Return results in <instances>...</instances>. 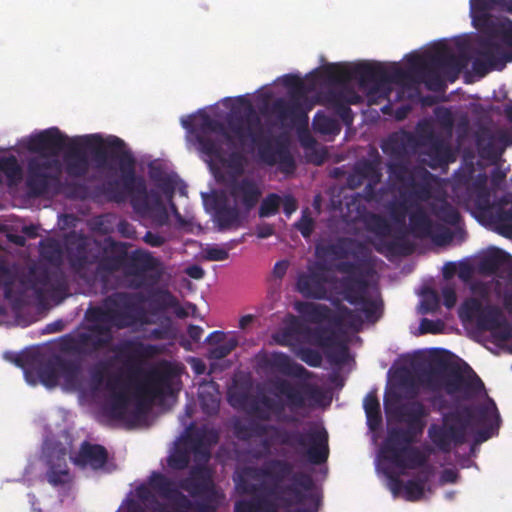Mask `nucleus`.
Returning <instances> with one entry per match:
<instances>
[{
    "label": "nucleus",
    "instance_id": "55",
    "mask_svg": "<svg viewBox=\"0 0 512 512\" xmlns=\"http://www.w3.org/2000/svg\"><path fill=\"white\" fill-rule=\"evenodd\" d=\"M483 307L479 299L474 297L467 298L459 307V317L462 321H476Z\"/></svg>",
    "mask_w": 512,
    "mask_h": 512
},
{
    "label": "nucleus",
    "instance_id": "17",
    "mask_svg": "<svg viewBox=\"0 0 512 512\" xmlns=\"http://www.w3.org/2000/svg\"><path fill=\"white\" fill-rule=\"evenodd\" d=\"M428 437L443 453H449L453 447L463 445L467 441V429L457 409L443 414L441 424H431Z\"/></svg>",
    "mask_w": 512,
    "mask_h": 512
},
{
    "label": "nucleus",
    "instance_id": "58",
    "mask_svg": "<svg viewBox=\"0 0 512 512\" xmlns=\"http://www.w3.org/2000/svg\"><path fill=\"white\" fill-rule=\"evenodd\" d=\"M168 466L173 470H184L190 463V450L176 448L167 459Z\"/></svg>",
    "mask_w": 512,
    "mask_h": 512
},
{
    "label": "nucleus",
    "instance_id": "19",
    "mask_svg": "<svg viewBox=\"0 0 512 512\" xmlns=\"http://www.w3.org/2000/svg\"><path fill=\"white\" fill-rule=\"evenodd\" d=\"M408 232L416 239H431L439 246L447 245L453 240L452 232L434 222L421 205L413 206L409 212Z\"/></svg>",
    "mask_w": 512,
    "mask_h": 512
},
{
    "label": "nucleus",
    "instance_id": "37",
    "mask_svg": "<svg viewBox=\"0 0 512 512\" xmlns=\"http://www.w3.org/2000/svg\"><path fill=\"white\" fill-rule=\"evenodd\" d=\"M297 312L309 323L319 324L324 321L333 323L334 313L325 304L314 302H297Z\"/></svg>",
    "mask_w": 512,
    "mask_h": 512
},
{
    "label": "nucleus",
    "instance_id": "30",
    "mask_svg": "<svg viewBox=\"0 0 512 512\" xmlns=\"http://www.w3.org/2000/svg\"><path fill=\"white\" fill-rule=\"evenodd\" d=\"M325 283L326 278L323 273L310 271L298 276L296 288L305 298L324 300L328 299Z\"/></svg>",
    "mask_w": 512,
    "mask_h": 512
},
{
    "label": "nucleus",
    "instance_id": "7",
    "mask_svg": "<svg viewBox=\"0 0 512 512\" xmlns=\"http://www.w3.org/2000/svg\"><path fill=\"white\" fill-rule=\"evenodd\" d=\"M236 432L245 439L254 435L261 437L270 432L271 440L279 445L293 449H305L308 461L314 465L325 463L329 457L328 433L324 428L300 431L251 422L249 425L236 426Z\"/></svg>",
    "mask_w": 512,
    "mask_h": 512
},
{
    "label": "nucleus",
    "instance_id": "57",
    "mask_svg": "<svg viewBox=\"0 0 512 512\" xmlns=\"http://www.w3.org/2000/svg\"><path fill=\"white\" fill-rule=\"evenodd\" d=\"M240 240H233L228 248H224L220 245H208L203 250V257L208 261H224L229 258V250L232 249L235 245L239 244Z\"/></svg>",
    "mask_w": 512,
    "mask_h": 512
},
{
    "label": "nucleus",
    "instance_id": "14",
    "mask_svg": "<svg viewBox=\"0 0 512 512\" xmlns=\"http://www.w3.org/2000/svg\"><path fill=\"white\" fill-rule=\"evenodd\" d=\"M362 265L351 261H342L336 269L346 274L340 280L341 294L351 305L359 306L367 321L375 323L379 319L378 304L367 296L368 282L362 272Z\"/></svg>",
    "mask_w": 512,
    "mask_h": 512
},
{
    "label": "nucleus",
    "instance_id": "25",
    "mask_svg": "<svg viewBox=\"0 0 512 512\" xmlns=\"http://www.w3.org/2000/svg\"><path fill=\"white\" fill-rule=\"evenodd\" d=\"M178 487L192 497L214 494V484L210 471L204 466L191 468L189 475L178 482Z\"/></svg>",
    "mask_w": 512,
    "mask_h": 512
},
{
    "label": "nucleus",
    "instance_id": "11",
    "mask_svg": "<svg viewBox=\"0 0 512 512\" xmlns=\"http://www.w3.org/2000/svg\"><path fill=\"white\" fill-rule=\"evenodd\" d=\"M112 139L120 138L109 136L103 139L99 134H90L70 139L63 156L65 173L73 179L84 178L88 174L90 161L87 150L92 152L98 168H112L108 164V159L117 162V157L113 156L109 144Z\"/></svg>",
    "mask_w": 512,
    "mask_h": 512
},
{
    "label": "nucleus",
    "instance_id": "24",
    "mask_svg": "<svg viewBox=\"0 0 512 512\" xmlns=\"http://www.w3.org/2000/svg\"><path fill=\"white\" fill-rule=\"evenodd\" d=\"M149 485L160 497L175 501L177 508L174 511L165 512H189L192 507V501L178 490V484L176 485L164 474L153 472L149 478Z\"/></svg>",
    "mask_w": 512,
    "mask_h": 512
},
{
    "label": "nucleus",
    "instance_id": "26",
    "mask_svg": "<svg viewBox=\"0 0 512 512\" xmlns=\"http://www.w3.org/2000/svg\"><path fill=\"white\" fill-rule=\"evenodd\" d=\"M423 145L426 147L424 153L429 157L431 168L441 167L455 160L449 143L433 131L425 135Z\"/></svg>",
    "mask_w": 512,
    "mask_h": 512
},
{
    "label": "nucleus",
    "instance_id": "32",
    "mask_svg": "<svg viewBox=\"0 0 512 512\" xmlns=\"http://www.w3.org/2000/svg\"><path fill=\"white\" fill-rule=\"evenodd\" d=\"M120 385V375L110 376L105 384L106 389L111 393L106 412L109 417L116 420H122L125 417L129 401L127 392L119 389Z\"/></svg>",
    "mask_w": 512,
    "mask_h": 512
},
{
    "label": "nucleus",
    "instance_id": "53",
    "mask_svg": "<svg viewBox=\"0 0 512 512\" xmlns=\"http://www.w3.org/2000/svg\"><path fill=\"white\" fill-rule=\"evenodd\" d=\"M149 176L151 180H153L157 186L160 188V190L163 192V194L171 200L173 198L174 192H175V183L174 181L164 174V172L161 170V168L157 167H151L149 171Z\"/></svg>",
    "mask_w": 512,
    "mask_h": 512
},
{
    "label": "nucleus",
    "instance_id": "56",
    "mask_svg": "<svg viewBox=\"0 0 512 512\" xmlns=\"http://www.w3.org/2000/svg\"><path fill=\"white\" fill-rule=\"evenodd\" d=\"M282 198L276 193L268 194L261 202L258 214L261 218L274 216L278 213Z\"/></svg>",
    "mask_w": 512,
    "mask_h": 512
},
{
    "label": "nucleus",
    "instance_id": "64",
    "mask_svg": "<svg viewBox=\"0 0 512 512\" xmlns=\"http://www.w3.org/2000/svg\"><path fill=\"white\" fill-rule=\"evenodd\" d=\"M435 115L439 125L448 133H451L454 126V117L452 112L448 108L441 107L435 110Z\"/></svg>",
    "mask_w": 512,
    "mask_h": 512
},
{
    "label": "nucleus",
    "instance_id": "2",
    "mask_svg": "<svg viewBox=\"0 0 512 512\" xmlns=\"http://www.w3.org/2000/svg\"><path fill=\"white\" fill-rule=\"evenodd\" d=\"M239 102L244 104L245 110L238 114L232 112L226 118V125L202 112L197 117L190 116L181 121L182 126L193 134L198 144V150L211 159H220L223 153L222 142L211 134L224 137L228 142L236 140L242 147H254L260 160L269 166L278 165L279 170L285 174H292L296 163L286 143L273 140L265 131L262 120L252 104L243 97Z\"/></svg>",
    "mask_w": 512,
    "mask_h": 512
},
{
    "label": "nucleus",
    "instance_id": "39",
    "mask_svg": "<svg viewBox=\"0 0 512 512\" xmlns=\"http://www.w3.org/2000/svg\"><path fill=\"white\" fill-rule=\"evenodd\" d=\"M139 293L144 299L140 304L141 307L144 309L143 303L147 302L151 310L155 313L166 311L177 304L176 297L167 289H153L148 293L147 297H145L141 292Z\"/></svg>",
    "mask_w": 512,
    "mask_h": 512
},
{
    "label": "nucleus",
    "instance_id": "52",
    "mask_svg": "<svg viewBox=\"0 0 512 512\" xmlns=\"http://www.w3.org/2000/svg\"><path fill=\"white\" fill-rule=\"evenodd\" d=\"M432 213L438 220L449 225H457L461 219L459 211L448 202L433 205Z\"/></svg>",
    "mask_w": 512,
    "mask_h": 512
},
{
    "label": "nucleus",
    "instance_id": "47",
    "mask_svg": "<svg viewBox=\"0 0 512 512\" xmlns=\"http://www.w3.org/2000/svg\"><path fill=\"white\" fill-rule=\"evenodd\" d=\"M366 229L378 237L384 238L390 235L392 227L389 221L382 215L369 213L364 218Z\"/></svg>",
    "mask_w": 512,
    "mask_h": 512
},
{
    "label": "nucleus",
    "instance_id": "27",
    "mask_svg": "<svg viewBox=\"0 0 512 512\" xmlns=\"http://www.w3.org/2000/svg\"><path fill=\"white\" fill-rule=\"evenodd\" d=\"M229 194L236 203L243 206L247 214L257 205L262 193L255 181L243 178L231 182Z\"/></svg>",
    "mask_w": 512,
    "mask_h": 512
},
{
    "label": "nucleus",
    "instance_id": "1",
    "mask_svg": "<svg viewBox=\"0 0 512 512\" xmlns=\"http://www.w3.org/2000/svg\"><path fill=\"white\" fill-rule=\"evenodd\" d=\"M464 54H454L445 43H437L422 54L412 53L407 56L408 68L403 69L397 64L390 68L381 63L361 62L354 66L346 64H327L318 72L322 80L329 84L346 87L357 80L361 88L379 90L388 84L410 86L425 82L429 89H438L442 85L439 71L458 74L466 65Z\"/></svg>",
    "mask_w": 512,
    "mask_h": 512
},
{
    "label": "nucleus",
    "instance_id": "16",
    "mask_svg": "<svg viewBox=\"0 0 512 512\" xmlns=\"http://www.w3.org/2000/svg\"><path fill=\"white\" fill-rule=\"evenodd\" d=\"M248 479L242 472L235 479L236 488L241 494L256 495L259 491L264 490L268 496H272L275 500L279 501L282 507L287 508L293 505V501L288 497L281 496V494H291L297 502H301L304 495L299 488L308 491L313 487L311 476L303 472L294 473L291 477L293 484L284 487L259 486L251 483Z\"/></svg>",
    "mask_w": 512,
    "mask_h": 512
},
{
    "label": "nucleus",
    "instance_id": "60",
    "mask_svg": "<svg viewBox=\"0 0 512 512\" xmlns=\"http://www.w3.org/2000/svg\"><path fill=\"white\" fill-rule=\"evenodd\" d=\"M185 444L189 447L190 451L200 453L204 445V432L197 429L193 430L192 426L189 427Z\"/></svg>",
    "mask_w": 512,
    "mask_h": 512
},
{
    "label": "nucleus",
    "instance_id": "43",
    "mask_svg": "<svg viewBox=\"0 0 512 512\" xmlns=\"http://www.w3.org/2000/svg\"><path fill=\"white\" fill-rule=\"evenodd\" d=\"M504 321V315L501 309L496 305L484 306L481 313L477 317L475 323L481 331H491Z\"/></svg>",
    "mask_w": 512,
    "mask_h": 512
},
{
    "label": "nucleus",
    "instance_id": "21",
    "mask_svg": "<svg viewBox=\"0 0 512 512\" xmlns=\"http://www.w3.org/2000/svg\"><path fill=\"white\" fill-rule=\"evenodd\" d=\"M466 429L470 426L500 427V414L496 403L490 397L481 404L464 405L456 408Z\"/></svg>",
    "mask_w": 512,
    "mask_h": 512
},
{
    "label": "nucleus",
    "instance_id": "13",
    "mask_svg": "<svg viewBox=\"0 0 512 512\" xmlns=\"http://www.w3.org/2000/svg\"><path fill=\"white\" fill-rule=\"evenodd\" d=\"M282 83L288 89L289 98H277L272 103L271 114L283 125L307 123L308 111L312 108L307 99L310 88L294 74L283 76Z\"/></svg>",
    "mask_w": 512,
    "mask_h": 512
},
{
    "label": "nucleus",
    "instance_id": "59",
    "mask_svg": "<svg viewBox=\"0 0 512 512\" xmlns=\"http://www.w3.org/2000/svg\"><path fill=\"white\" fill-rule=\"evenodd\" d=\"M311 335L314 342L321 347H330L335 344V332L327 327H317Z\"/></svg>",
    "mask_w": 512,
    "mask_h": 512
},
{
    "label": "nucleus",
    "instance_id": "9",
    "mask_svg": "<svg viewBox=\"0 0 512 512\" xmlns=\"http://www.w3.org/2000/svg\"><path fill=\"white\" fill-rule=\"evenodd\" d=\"M416 375L426 390L434 393L444 390L447 395L459 400H473L485 390L483 381L468 365L462 371L440 360L434 365L417 368Z\"/></svg>",
    "mask_w": 512,
    "mask_h": 512
},
{
    "label": "nucleus",
    "instance_id": "33",
    "mask_svg": "<svg viewBox=\"0 0 512 512\" xmlns=\"http://www.w3.org/2000/svg\"><path fill=\"white\" fill-rule=\"evenodd\" d=\"M362 249H364V245L361 242L353 238L342 237L334 243L318 245L316 247V256L318 258L332 257L334 259H344L350 253L355 254Z\"/></svg>",
    "mask_w": 512,
    "mask_h": 512
},
{
    "label": "nucleus",
    "instance_id": "61",
    "mask_svg": "<svg viewBox=\"0 0 512 512\" xmlns=\"http://www.w3.org/2000/svg\"><path fill=\"white\" fill-rule=\"evenodd\" d=\"M407 185L410 186V196L418 201H427L431 198V188L427 183L416 182L414 179Z\"/></svg>",
    "mask_w": 512,
    "mask_h": 512
},
{
    "label": "nucleus",
    "instance_id": "31",
    "mask_svg": "<svg viewBox=\"0 0 512 512\" xmlns=\"http://www.w3.org/2000/svg\"><path fill=\"white\" fill-rule=\"evenodd\" d=\"M75 465L80 467L89 466L94 470L103 468L108 461V452L100 444H92L84 441L79 448L78 453L72 458Z\"/></svg>",
    "mask_w": 512,
    "mask_h": 512
},
{
    "label": "nucleus",
    "instance_id": "28",
    "mask_svg": "<svg viewBox=\"0 0 512 512\" xmlns=\"http://www.w3.org/2000/svg\"><path fill=\"white\" fill-rule=\"evenodd\" d=\"M415 144L416 139L413 134L400 131L390 134L381 144V149L392 160H405Z\"/></svg>",
    "mask_w": 512,
    "mask_h": 512
},
{
    "label": "nucleus",
    "instance_id": "49",
    "mask_svg": "<svg viewBox=\"0 0 512 512\" xmlns=\"http://www.w3.org/2000/svg\"><path fill=\"white\" fill-rule=\"evenodd\" d=\"M312 125L316 132L324 135H337L341 131V125L338 120L327 116L321 111L315 114Z\"/></svg>",
    "mask_w": 512,
    "mask_h": 512
},
{
    "label": "nucleus",
    "instance_id": "34",
    "mask_svg": "<svg viewBox=\"0 0 512 512\" xmlns=\"http://www.w3.org/2000/svg\"><path fill=\"white\" fill-rule=\"evenodd\" d=\"M272 368L285 376L294 377L307 381L314 376V373L307 370L303 365L293 361L284 353L274 354L270 360Z\"/></svg>",
    "mask_w": 512,
    "mask_h": 512
},
{
    "label": "nucleus",
    "instance_id": "15",
    "mask_svg": "<svg viewBox=\"0 0 512 512\" xmlns=\"http://www.w3.org/2000/svg\"><path fill=\"white\" fill-rule=\"evenodd\" d=\"M124 275L132 277L129 287L134 289L156 286L165 273V267L159 258L150 252L137 249L131 254L127 252Z\"/></svg>",
    "mask_w": 512,
    "mask_h": 512
},
{
    "label": "nucleus",
    "instance_id": "6",
    "mask_svg": "<svg viewBox=\"0 0 512 512\" xmlns=\"http://www.w3.org/2000/svg\"><path fill=\"white\" fill-rule=\"evenodd\" d=\"M272 384L275 395L284 396L286 403L265 394L253 399L250 402L249 411L262 421H269L274 416L280 423H296L298 421L296 417L285 414L286 405L291 411H296L307 407L308 400L319 404L324 396L321 388L306 382L293 384L286 379H277Z\"/></svg>",
    "mask_w": 512,
    "mask_h": 512
},
{
    "label": "nucleus",
    "instance_id": "4",
    "mask_svg": "<svg viewBox=\"0 0 512 512\" xmlns=\"http://www.w3.org/2000/svg\"><path fill=\"white\" fill-rule=\"evenodd\" d=\"M113 156L117 157L121 179L103 184L102 192L112 201L122 203L128 195L135 212L146 215L155 210H164L162 197L157 190L147 189L142 176L136 174V159L122 139L109 142Z\"/></svg>",
    "mask_w": 512,
    "mask_h": 512
},
{
    "label": "nucleus",
    "instance_id": "48",
    "mask_svg": "<svg viewBox=\"0 0 512 512\" xmlns=\"http://www.w3.org/2000/svg\"><path fill=\"white\" fill-rule=\"evenodd\" d=\"M293 472V465L281 459H273L267 462V478L280 483L288 478Z\"/></svg>",
    "mask_w": 512,
    "mask_h": 512
},
{
    "label": "nucleus",
    "instance_id": "50",
    "mask_svg": "<svg viewBox=\"0 0 512 512\" xmlns=\"http://www.w3.org/2000/svg\"><path fill=\"white\" fill-rule=\"evenodd\" d=\"M490 34L499 38L505 45L512 49V20L505 17L497 21H491Z\"/></svg>",
    "mask_w": 512,
    "mask_h": 512
},
{
    "label": "nucleus",
    "instance_id": "54",
    "mask_svg": "<svg viewBox=\"0 0 512 512\" xmlns=\"http://www.w3.org/2000/svg\"><path fill=\"white\" fill-rule=\"evenodd\" d=\"M389 176L402 184H408L413 180V175L408 164L404 160H392L387 164Z\"/></svg>",
    "mask_w": 512,
    "mask_h": 512
},
{
    "label": "nucleus",
    "instance_id": "3",
    "mask_svg": "<svg viewBox=\"0 0 512 512\" xmlns=\"http://www.w3.org/2000/svg\"><path fill=\"white\" fill-rule=\"evenodd\" d=\"M140 293L116 291L104 297L99 305L85 312L88 325L85 331L63 337L60 351L70 355L92 356L108 348L114 339V330H124L150 324L141 307Z\"/></svg>",
    "mask_w": 512,
    "mask_h": 512
},
{
    "label": "nucleus",
    "instance_id": "5",
    "mask_svg": "<svg viewBox=\"0 0 512 512\" xmlns=\"http://www.w3.org/2000/svg\"><path fill=\"white\" fill-rule=\"evenodd\" d=\"M395 413L407 427L389 432L382 448L383 456L398 468L416 469L428 461V456L410 445L423 433L429 410L422 402L413 400L399 405Z\"/></svg>",
    "mask_w": 512,
    "mask_h": 512
},
{
    "label": "nucleus",
    "instance_id": "44",
    "mask_svg": "<svg viewBox=\"0 0 512 512\" xmlns=\"http://www.w3.org/2000/svg\"><path fill=\"white\" fill-rule=\"evenodd\" d=\"M392 492L397 494L401 489L404 490V498L407 501L415 502L419 501L424 496L425 488L421 486L420 483L415 481L414 479L408 480L406 483H403L399 478H392Z\"/></svg>",
    "mask_w": 512,
    "mask_h": 512
},
{
    "label": "nucleus",
    "instance_id": "38",
    "mask_svg": "<svg viewBox=\"0 0 512 512\" xmlns=\"http://www.w3.org/2000/svg\"><path fill=\"white\" fill-rule=\"evenodd\" d=\"M381 164V157L374 150V156L371 159H363L356 163L354 172L361 179L380 183L382 179Z\"/></svg>",
    "mask_w": 512,
    "mask_h": 512
},
{
    "label": "nucleus",
    "instance_id": "42",
    "mask_svg": "<svg viewBox=\"0 0 512 512\" xmlns=\"http://www.w3.org/2000/svg\"><path fill=\"white\" fill-rule=\"evenodd\" d=\"M234 510L235 512H279L277 504L260 496L236 501Z\"/></svg>",
    "mask_w": 512,
    "mask_h": 512
},
{
    "label": "nucleus",
    "instance_id": "40",
    "mask_svg": "<svg viewBox=\"0 0 512 512\" xmlns=\"http://www.w3.org/2000/svg\"><path fill=\"white\" fill-rule=\"evenodd\" d=\"M476 147L479 155L484 159H497L500 150L495 135L486 127L480 128L475 134Z\"/></svg>",
    "mask_w": 512,
    "mask_h": 512
},
{
    "label": "nucleus",
    "instance_id": "46",
    "mask_svg": "<svg viewBox=\"0 0 512 512\" xmlns=\"http://www.w3.org/2000/svg\"><path fill=\"white\" fill-rule=\"evenodd\" d=\"M333 324L337 326L346 324L350 328L359 330L363 325V319L358 311L352 310L345 305H339L338 313L334 314L333 317Z\"/></svg>",
    "mask_w": 512,
    "mask_h": 512
},
{
    "label": "nucleus",
    "instance_id": "29",
    "mask_svg": "<svg viewBox=\"0 0 512 512\" xmlns=\"http://www.w3.org/2000/svg\"><path fill=\"white\" fill-rule=\"evenodd\" d=\"M245 217L237 205L229 204L226 199L215 202L213 219L219 231L241 227Z\"/></svg>",
    "mask_w": 512,
    "mask_h": 512
},
{
    "label": "nucleus",
    "instance_id": "41",
    "mask_svg": "<svg viewBox=\"0 0 512 512\" xmlns=\"http://www.w3.org/2000/svg\"><path fill=\"white\" fill-rule=\"evenodd\" d=\"M322 100L325 105L335 109L342 104H358L360 96L352 89L341 87L340 89L331 88L322 94Z\"/></svg>",
    "mask_w": 512,
    "mask_h": 512
},
{
    "label": "nucleus",
    "instance_id": "63",
    "mask_svg": "<svg viewBox=\"0 0 512 512\" xmlns=\"http://www.w3.org/2000/svg\"><path fill=\"white\" fill-rule=\"evenodd\" d=\"M303 325L298 318L292 316L290 323L284 328L281 337L282 339L278 342L281 345H289L294 335L302 332Z\"/></svg>",
    "mask_w": 512,
    "mask_h": 512
},
{
    "label": "nucleus",
    "instance_id": "8",
    "mask_svg": "<svg viewBox=\"0 0 512 512\" xmlns=\"http://www.w3.org/2000/svg\"><path fill=\"white\" fill-rule=\"evenodd\" d=\"M63 165L58 158L33 156L26 162L25 188L31 198L57 196L64 193L71 199H84L88 188L77 181H62Z\"/></svg>",
    "mask_w": 512,
    "mask_h": 512
},
{
    "label": "nucleus",
    "instance_id": "45",
    "mask_svg": "<svg viewBox=\"0 0 512 512\" xmlns=\"http://www.w3.org/2000/svg\"><path fill=\"white\" fill-rule=\"evenodd\" d=\"M97 255H91L87 249L85 241L78 243L74 250L69 251L70 265L77 270L83 269L88 265L95 264Z\"/></svg>",
    "mask_w": 512,
    "mask_h": 512
},
{
    "label": "nucleus",
    "instance_id": "22",
    "mask_svg": "<svg viewBox=\"0 0 512 512\" xmlns=\"http://www.w3.org/2000/svg\"><path fill=\"white\" fill-rule=\"evenodd\" d=\"M128 244L118 242L108 237L104 241L102 253L97 255V272L99 274H112L124 269L127 260Z\"/></svg>",
    "mask_w": 512,
    "mask_h": 512
},
{
    "label": "nucleus",
    "instance_id": "18",
    "mask_svg": "<svg viewBox=\"0 0 512 512\" xmlns=\"http://www.w3.org/2000/svg\"><path fill=\"white\" fill-rule=\"evenodd\" d=\"M32 277L30 288L40 304L47 298L60 302L69 296V283L63 270L43 269L38 273L32 272Z\"/></svg>",
    "mask_w": 512,
    "mask_h": 512
},
{
    "label": "nucleus",
    "instance_id": "12",
    "mask_svg": "<svg viewBox=\"0 0 512 512\" xmlns=\"http://www.w3.org/2000/svg\"><path fill=\"white\" fill-rule=\"evenodd\" d=\"M128 372L129 380L134 382V396L139 410L149 408L156 399L173 394L175 372L168 363L144 373L142 381H138L143 374L138 365H131Z\"/></svg>",
    "mask_w": 512,
    "mask_h": 512
},
{
    "label": "nucleus",
    "instance_id": "35",
    "mask_svg": "<svg viewBox=\"0 0 512 512\" xmlns=\"http://www.w3.org/2000/svg\"><path fill=\"white\" fill-rule=\"evenodd\" d=\"M207 341L211 347L208 351L209 359L221 360L235 350L239 344V340L235 334L227 337L222 331L212 332Z\"/></svg>",
    "mask_w": 512,
    "mask_h": 512
},
{
    "label": "nucleus",
    "instance_id": "20",
    "mask_svg": "<svg viewBox=\"0 0 512 512\" xmlns=\"http://www.w3.org/2000/svg\"><path fill=\"white\" fill-rule=\"evenodd\" d=\"M70 139L57 127H50L40 132L31 134L26 141V149L37 153L39 156L57 158Z\"/></svg>",
    "mask_w": 512,
    "mask_h": 512
},
{
    "label": "nucleus",
    "instance_id": "62",
    "mask_svg": "<svg viewBox=\"0 0 512 512\" xmlns=\"http://www.w3.org/2000/svg\"><path fill=\"white\" fill-rule=\"evenodd\" d=\"M297 356L310 367H320L322 364V355L318 350L303 347L301 348Z\"/></svg>",
    "mask_w": 512,
    "mask_h": 512
},
{
    "label": "nucleus",
    "instance_id": "23",
    "mask_svg": "<svg viewBox=\"0 0 512 512\" xmlns=\"http://www.w3.org/2000/svg\"><path fill=\"white\" fill-rule=\"evenodd\" d=\"M46 456V478L52 486H60L71 481V475L67 466L66 448L62 444H55L47 449Z\"/></svg>",
    "mask_w": 512,
    "mask_h": 512
},
{
    "label": "nucleus",
    "instance_id": "10",
    "mask_svg": "<svg viewBox=\"0 0 512 512\" xmlns=\"http://www.w3.org/2000/svg\"><path fill=\"white\" fill-rule=\"evenodd\" d=\"M14 363L24 369L28 381L36 376L47 388H54L62 379L64 385L75 389L81 384L82 360L66 358L60 354L44 355L39 351H31L17 355Z\"/></svg>",
    "mask_w": 512,
    "mask_h": 512
},
{
    "label": "nucleus",
    "instance_id": "51",
    "mask_svg": "<svg viewBox=\"0 0 512 512\" xmlns=\"http://www.w3.org/2000/svg\"><path fill=\"white\" fill-rule=\"evenodd\" d=\"M40 254L51 264L60 265L62 262L63 250L60 243L55 239L41 241Z\"/></svg>",
    "mask_w": 512,
    "mask_h": 512
},
{
    "label": "nucleus",
    "instance_id": "36",
    "mask_svg": "<svg viewBox=\"0 0 512 512\" xmlns=\"http://www.w3.org/2000/svg\"><path fill=\"white\" fill-rule=\"evenodd\" d=\"M511 266V256L500 249L489 252L479 263L480 271L488 275H500L509 272Z\"/></svg>",
    "mask_w": 512,
    "mask_h": 512
}]
</instances>
